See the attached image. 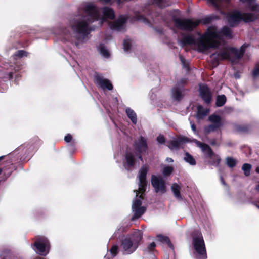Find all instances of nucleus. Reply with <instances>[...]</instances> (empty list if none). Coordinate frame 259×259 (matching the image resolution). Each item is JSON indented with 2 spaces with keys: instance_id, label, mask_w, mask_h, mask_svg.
Returning <instances> with one entry per match:
<instances>
[{
  "instance_id": "obj_1",
  "label": "nucleus",
  "mask_w": 259,
  "mask_h": 259,
  "mask_svg": "<svg viewBox=\"0 0 259 259\" xmlns=\"http://www.w3.org/2000/svg\"><path fill=\"white\" fill-rule=\"evenodd\" d=\"M82 8V12L72 16L69 21V27L60 30V38L64 41L74 43L79 48V44L83 43L88 39V35L91 31L90 24L100 18L101 23L106 19H114V10L109 7L101 9L103 15H100V10L92 3H85Z\"/></svg>"
},
{
  "instance_id": "obj_2",
  "label": "nucleus",
  "mask_w": 259,
  "mask_h": 259,
  "mask_svg": "<svg viewBox=\"0 0 259 259\" xmlns=\"http://www.w3.org/2000/svg\"><path fill=\"white\" fill-rule=\"evenodd\" d=\"M148 170V167L143 165L141 167L138 174V178L139 180L138 190L134 191L136 193V197L133 201L132 212L133 215L132 217V220L141 217L146 211V207L141 206L142 201L143 199V194L145 192L147 187V181L146 180V175Z\"/></svg>"
},
{
  "instance_id": "obj_3",
  "label": "nucleus",
  "mask_w": 259,
  "mask_h": 259,
  "mask_svg": "<svg viewBox=\"0 0 259 259\" xmlns=\"http://www.w3.org/2000/svg\"><path fill=\"white\" fill-rule=\"evenodd\" d=\"M198 37L192 35L184 36L180 41L182 46L195 45L199 52H204L208 51L210 47H216V44L212 41L213 38L218 37L216 32L206 31L204 34L201 35L198 33Z\"/></svg>"
},
{
  "instance_id": "obj_4",
  "label": "nucleus",
  "mask_w": 259,
  "mask_h": 259,
  "mask_svg": "<svg viewBox=\"0 0 259 259\" xmlns=\"http://www.w3.org/2000/svg\"><path fill=\"white\" fill-rule=\"evenodd\" d=\"M134 147L137 153L133 151L127 150L123 161L124 167L128 170L135 166L138 160L143 161L141 154L147 150V139L143 136H140L135 141Z\"/></svg>"
},
{
  "instance_id": "obj_5",
  "label": "nucleus",
  "mask_w": 259,
  "mask_h": 259,
  "mask_svg": "<svg viewBox=\"0 0 259 259\" xmlns=\"http://www.w3.org/2000/svg\"><path fill=\"white\" fill-rule=\"evenodd\" d=\"M249 46V44H244L240 49L226 47L217 51L210 55L212 65L217 66L221 60H230L233 62L235 59H240L243 55L245 49Z\"/></svg>"
},
{
  "instance_id": "obj_6",
  "label": "nucleus",
  "mask_w": 259,
  "mask_h": 259,
  "mask_svg": "<svg viewBox=\"0 0 259 259\" xmlns=\"http://www.w3.org/2000/svg\"><path fill=\"white\" fill-rule=\"evenodd\" d=\"M257 16L253 12H243L238 9H234L228 13L226 16L228 25L231 27H236L240 24L248 23L254 21Z\"/></svg>"
},
{
  "instance_id": "obj_7",
  "label": "nucleus",
  "mask_w": 259,
  "mask_h": 259,
  "mask_svg": "<svg viewBox=\"0 0 259 259\" xmlns=\"http://www.w3.org/2000/svg\"><path fill=\"white\" fill-rule=\"evenodd\" d=\"M143 234L140 230L135 231L121 240V247L123 254L128 255L136 251L142 240Z\"/></svg>"
},
{
  "instance_id": "obj_8",
  "label": "nucleus",
  "mask_w": 259,
  "mask_h": 259,
  "mask_svg": "<svg viewBox=\"0 0 259 259\" xmlns=\"http://www.w3.org/2000/svg\"><path fill=\"white\" fill-rule=\"evenodd\" d=\"M193 256L195 259H206L207 253L201 232L195 230L192 234Z\"/></svg>"
},
{
  "instance_id": "obj_9",
  "label": "nucleus",
  "mask_w": 259,
  "mask_h": 259,
  "mask_svg": "<svg viewBox=\"0 0 259 259\" xmlns=\"http://www.w3.org/2000/svg\"><path fill=\"white\" fill-rule=\"evenodd\" d=\"M211 18L207 16L203 18L201 21L196 20L193 21L191 19L182 20L179 18L174 19L175 26L182 30L191 31L196 27L201 22L204 24H207L210 22Z\"/></svg>"
},
{
  "instance_id": "obj_10",
  "label": "nucleus",
  "mask_w": 259,
  "mask_h": 259,
  "mask_svg": "<svg viewBox=\"0 0 259 259\" xmlns=\"http://www.w3.org/2000/svg\"><path fill=\"white\" fill-rule=\"evenodd\" d=\"M31 247L36 253L42 256H46L49 252L50 242L45 236H38L34 243L31 244Z\"/></svg>"
},
{
  "instance_id": "obj_11",
  "label": "nucleus",
  "mask_w": 259,
  "mask_h": 259,
  "mask_svg": "<svg viewBox=\"0 0 259 259\" xmlns=\"http://www.w3.org/2000/svg\"><path fill=\"white\" fill-rule=\"evenodd\" d=\"M208 120L211 124L204 127V131L206 134L216 131L223 125L221 117L216 114L210 115L208 117Z\"/></svg>"
},
{
  "instance_id": "obj_12",
  "label": "nucleus",
  "mask_w": 259,
  "mask_h": 259,
  "mask_svg": "<svg viewBox=\"0 0 259 259\" xmlns=\"http://www.w3.org/2000/svg\"><path fill=\"white\" fill-rule=\"evenodd\" d=\"M209 30L211 32H216L218 34V37L213 38L212 41L216 44V47H210V48H217L220 46L219 40L221 39V37L225 36L229 38L232 37V31L231 29L227 27H223L220 31L218 30L215 27H209L207 31Z\"/></svg>"
},
{
  "instance_id": "obj_13",
  "label": "nucleus",
  "mask_w": 259,
  "mask_h": 259,
  "mask_svg": "<svg viewBox=\"0 0 259 259\" xmlns=\"http://www.w3.org/2000/svg\"><path fill=\"white\" fill-rule=\"evenodd\" d=\"M192 141L194 142L196 146L199 147L202 151L208 157H212L215 158L216 161L214 162V163H220L221 161V157L217 154H215L213 152L212 149L210 147V146L206 144L202 143L196 139H193Z\"/></svg>"
},
{
  "instance_id": "obj_14",
  "label": "nucleus",
  "mask_w": 259,
  "mask_h": 259,
  "mask_svg": "<svg viewBox=\"0 0 259 259\" xmlns=\"http://www.w3.org/2000/svg\"><path fill=\"white\" fill-rule=\"evenodd\" d=\"M151 184L156 193L163 194L166 192L165 182L161 176L152 175Z\"/></svg>"
},
{
  "instance_id": "obj_15",
  "label": "nucleus",
  "mask_w": 259,
  "mask_h": 259,
  "mask_svg": "<svg viewBox=\"0 0 259 259\" xmlns=\"http://www.w3.org/2000/svg\"><path fill=\"white\" fill-rule=\"evenodd\" d=\"M94 77L95 82L99 88H101L104 91L112 90L113 85L111 82L105 78L101 74L96 73Z\"/></svg>"
},
{
  "instance_id": "obj_16",
  "label": "nucleus",
  "mask_w": 259,
  "mask_h": 259,
  "mask_svg": "<svg viewBox=\"0 0 259 259\" xmlns=\"http://www.w3.org/2000/svg\"><path fill=\"white\" fill-rule=\"evenodd\" d=\"M186 82L185 79H181L177 84L176 87L171 90V96L174 100L179 101L183 97V92L184 89L180 87L181 84H184Z\"/></svg>"
},
{
  "instance_id": "obj_17",
  "label": "nucleus",
  "mask_w": 259,
  "mask_h": 259,
  "mask_svg": "<svg viewBox=\"0 0 259 259\" xmlns=\"http://www.w3.org/2000/svg\"><path fill=\"white\" fill-rule=\"evenodd\" d=\"M199 93L201 97L206 104H209L211 101L212 94L209 88L205 84L199 86Z\"/></svg>"
},
{
  "instance_id": "obj_18",
  "label": "nucleus",
  "mask_w": 259,
  "mask_h": 259,
  "mask_svg": "<svg viewBox=\"0 0 259 259\" xmlns=\"http://www.w3.org/2000/svg\"><path fill=\"white\" fill-rule=\"evenodd\" d=\"M126 20V17L125 16H120L117 20L110 23V29L112 30L122 31L124 29Z\"/></svg>"
},
{
  "instance_id": "obj_19",
  "label": "nucleus",
  "mask_w": 259,
  "mask_h": 259,
  "mask_svg": "<svg viewBox=\"0 0 259 259\" xmlns=\"http://www.w3.org/2000/svg\"><path fill=\"white\" fill-rule=\"evenodd\" d=\"M190 141V139L184 137H180L171 140L169 144L168 147L170 149H177L180 146Z\"/></svg>"
},
{
  "instance_id": "obj_20",
  "label": "nucleus",
  "mask_w": 259,
  "mask_h": 259,
  "mask_svg": "<svg viewBox=\"0 0 259 259\" xmlns=\"http://www.w3.org/2000/svg\"><path fill=\"white\" fill-rule=\"evenodd\" d=\"M171 189L175 198L178 200H183V197L180 193L181 186L178 184L173 183L171 186Z\"/></svg>"
},
{
  "instance_id": "obj_21",
  "label": "nucleus",
  "mask_w": 259,
  "mask_h": 259,
  "mask_svg": "<svg viewBox=\"0 0 259 259\" xmlns=\"http://www.w3.org/2000/svg\"><path fill=\"white\" fill-rule=\"evenodd\" d=\"M125 113L127 117L130 119L134 124H136L137 122V117L135 112L130 107H126Z\"/></svg>"
},
{
  "instance_id": "obj_22",
  "label": "nucleus",
  "mask_w": 259,
  "mask_h": 259,
  "mask_svg": "<svg viewBox=\"0 0 259 259\" xmlns=\"http://www.w3.org/2000/svg\"><path fill=\"white\" fill-rule=\"evenodd\" d=\"M98 50L100 54L104 58H108L110 57L109 52L104 44H100L98 46Z\"/></svg>"
},
{
  "instance_id": "obj_23",
  "label": "nucleus",
  "mask_w": 259,
  "mask_h": 259,
  "mask_svg": "<svg viewBox=\"0 0 259 259\" xmlns=\"http://www.w3.org/2000/svg\"><path fill=\"white\" fill-rule=\"evenodd\" d=\"M208 112V109H204L202 106L199 105L197 107V118L198 119H202L207 115Z\"/></svg>"
},
{
  "instance_id": "obj_24",
  "label": "nucleus",
  "mask_w": 259,
  "mask_h": 259,
  "mask_svg": "<svg viewBox=\"0 0 259 259\" xmlns=\"http://www.w3.org/2000/svg\"><path fill=\"white\" fill-rule=\"evenodd\" d=\"M157 238L158 241L162 243L166 244L170 249L172 250H174V246L170 242L168 237L161 235H158L157 236Z\"/></svg>"
},
{
  "instance_id": "obj_25",
  "label": "nucleus",
  "mask_w": 259,
  "mask_h": 259,
  "mask_svg": "<svg viewBox=\"0 0 259 259\" xmlns=\"http://www.w3.org/2000/svg\"><path fill=\"white\" fill-rule=\"evenodd\" d=\"M20 69L21 67L19 66H17L16 65H10V68L8 69V71L7 72L8 74L9 79H12L14 74Z\"/></svg>"
},
{
  "instance_id": "obj_26",
  "label": "nucleus",
  "mask_w": 259,
  "mask_h": 259,
  "mask_svg": "<svg viewBox=\"0 0 259 259\" xmlns=\"http://www.w3.org/2000/svg\"><path fill=\"white\" fill-rule=\"evenodd\" d=\"M226 102V97L224 95H218L216 98V106L221 107L223 106Z\"/></svg>"
},
{
  "instance_id": "obj_27",
  "label": "nucleus",
  "mask_w": 259,
  "mask_h": 259,
  "mask_svg": "<svg viewBox=\"0 0 259 259\" xmlns=\"http://www.w3.org/2000/svg\"><path fill=\"white\" fill-rule=\"evenodd\" d=\"M152 3L160 8L165 7L169 5L167 0H152Z\"/></svg>"
},
{
  "instance_id": "obj_28",
  "label": "nucleus",
  "mask_w": 259,
  "mask_h": 259,
  "mask_svg": "<svg viewBox=\"0 0 259 259\" xmlns=\"http://www.w3.org/2000/svg\"><path fill=\"white\" fill-rule=\"evenodd\" d=\"M184 159L186 162L189 163L191 165H195L196 164V161L195 159L188 152L185 153Z\"/></svg>"
},
{
  "instance_id": "obj_29",
  "label": "nucleus",
  "mask_w": 259,
  "mask_h": 259,
  "mask_svg": "<svg viewBox=\"0 0 259 259\" xmlns=\"http://www.w3.org/2000/svg\"><path fill=\"white\" fill-rule=\"evenodd\" d=\"M251 165L248 163H244L242 166V169L245 176H249L250 175Z\"/></svg>"
},
{
  "instance_id": "obj_30",
  "label": "nucleus",
  "mask_w": 259,
  "mask_h": 259,
  "mask_svg": "<svg viewBox=\"0 0 259 259\" xmlns=\"http://www.w3.org/2000/svg\"><path fill=\"white\" fill-rule=\"evenodd\" d=\"M226 163L230 168H233L236 165V160L233 157H227L226 158Z\"/></svg>"
},
{
  "instance_id": "obj_31",
  "label": "nucleus",
  "mask_w": 259,
  "mask_h": 259,
  "mask_svg": "<svg viewBox=\"0 0 259 259\" xmlns=\"http://www.w3.org/2000/svg\"><path fill=\"white\" fill-rule=\"evenodd\" d=\"M123 48L125 52L128 53L130 51L132 46V41L129 39H127L123 41Z\"/></svg>"
},
{
  "instance_id": "obj_32",
  "label": "nucleus",
  "mask_w": 259,
  "mask_h": 259,
  "mask_svg": "<svg viewBox=\"0 0 259 259\" xmlns=\"http://www.w3.org/2000/svg\"><path fill=\"white\" fill-rule=\"evenodd\" d=\"M174 170L172 167L170 166H164L163 168L162 174L164 176H169Z\"/></svg>"
},
{
  "instance_id": "obj_33",
  "label": "nucleus",
  "mask_w": 259,
  "mask_h": 259,
  "mask_svg": "<svg viewBox=\"0 0 259 259\" xmlns=\"http://www.w3.org/2000/svg\"><path fill=\"white\" fill-rule=\"evenodd\" d=\"M109 251L112 257H115L118 254L119 251V247L118 245L114 244L112 245V247L109 250Z\"/></svg>"
},
{
  "instance_id": "obj_34",
  "label": "nucleus",
  "mask_w": 259,
  "mask_h": 259,
  "mask_svg": "<svg viewBox=\"0 0 259 259\" xmlns=\"http://www.w3.org/2000/svg\"><path fill=\"white\" fill-rule=\"evenodd\" d=\"M179 58L180 59V61L183 66V67L186 69H188V66L189 62L188 61L186 60L182 55H179Z\"/></svg>"
},
{
  "instance_id": "obj_35",
  "label": "nucleus",
  "mask_w": 259,
  "mask_h": 259,
  "mask_svg": "<svg viewBox=\"0 0 259 259\" xmlns=\"http://www.w3.org/2000/svg\"><path fill=\"white\" fill-rule=\"evenodd\" d=\"M252 75L254 78L259 77V64L255 67L252 72Z\"/></svg>"
},
{
  "instance_id": "obj_36",
  "label": "nucleus",
  "mask_w": 259,
  "mask_h": 259,
  "mask_svg": "<svg viewBox=\"0 0 259 259\" xmlns=\"http://www.w3.org/2000/svg\"><path fill=\"white\" fill-rule=\"evenodd\" d=\"M27 53L24 50H19L15 54L16 57H22L23 56H26Z\"/></svg>"
},
{
  "instance_id": "obj_37",
  "label": "nucleus",
  "mask_w": 259,
  "mask_h": 259,
  "mask_svg": "<svg viewBox=\"0 0 259 259\" xmlns=\"http://www.w3.org/2000/svg\"><path fill=\"white\" fill-rule=\"evenodd\" d=\"M10 256V252L9 250H6L0 254V256L3 259H9Z\"/></svg>"
},
{
  "instance_id": "obj_38",
  "label": "nucleus",
  "mask_w": 259,
  "mask_h": 259,
  "mask_svg": "<svg viewBox=\"0 0 259 259\" xmlns=\"http://www.w3.org/2000/svg\"><path fill=\"white\" fill-rule=\"evenodd\" d=\"M137 19L139 21H142L145 24H149V21L143 15H139L137 16Z\"/></svg>"
},
{
  "instance_id": "obj_39",
  "label": "nucleus",
  "mask_w": 259,
  "mask_h": 259,
  "mask_svg": "<svg viewBox=\"0 0 259 259\" xmlns=\"http://www.w3.org/2000/svg\"><path fill=\"white\" fill-rule=\"evenodd\" d=\"M251 11L255 13H259V4H256L255 5L251 6Z\"/></svg>"
},
{
  "instance_id": "obj_40",
  "label": "nucleus",
  "mask_w": 259,
  "mask_h": 259,
  "mask_svg": "<svg viewBox=\"0 0 259 259\" xmlns=\"http://www.w3.org/2000/svg\"><path fill=\"white\" fill-rule=\"evenodd\" d=\"M190 123L191 124V127L192 130L193 131V132H194V133L195 135H198V133L197 131L196 130V127L195 124L193 122H192L191 121H190Z\"/></svg>"
},
{
  "instance_id": "obj_41",
  "label": "nucleus",
  "mask_w": 259,
  "mask_h": 259,
  "mask_svg": "<svg viewBox=\"0 0 259 259\" xmlns=\"http://www.w3.org/2000/svg\"><path fill=\"white\" fill-rule=\"evenodd\" d=\"M156 246V244L155 242H153L151 243L147 247V250L149 251H152L154 250L155 247Z\"/></svg>"
},
{
  "instance_id": "obj_42",
  "label": "nucleus",
  "mask_w": 259,
  "mask_h": 259,
  "mask_svg": "<svg viewBox=\"0 0 259 259\" xmlns=\"http://www.w3.org/2000/svg\"><path fill=\"white\" fill-rule=\"evenodd\" d=\"M256 0H245V2L248 4L250 9L251 10V7L253 5H255L256 4H254Z\"/></svg>"
},
{
  "instance_id": "obj_43",
  "label": "nucleus",
  "mask_w": 259,
  "mask_h": 259,
  "mask_svg": "<svg viewBox=\"0 0 259 259\" xmlns=\"http://www.w3.org/2000/svg\"><path fill=\"white\" fill-rule=\"evenodd\" d=\"M157 142L160 144H163L164 142V138L163 136L159 135L157 138Z\"/></svg>"
},
{
  "instance_id": "obj_44",
  "label": "nucleus",
  "mask_w": 259,
  "mask_h": 259,
  "mask_svg": "<svg viewBox=\"0 0 259 259\" xmlns=\"http://www.w3.org/2000/svg\"><path fill=\"white\" fill-rule=\"evenodd\" d=\"M72 136L70 134H68L65 137H64V140L67 143H69L72 140Z\"/></svg>"
},
{
  "instance_id": "obj_45",
  "label": "nucleus",
  "mask_w": 259,
  "mask_h": 259,
  "mask_svg": "<svg viewBox=\"0 0 259 259\" xmlns=\"http://www.w3.org/2000/svg\"><path fill=\"white\" fill-rule=\"evenodd\" d=\"M209 158L211 159L210 164L211 165H215V166H218L219 165L220 163H218L217 164L214 163V162L216 161L215 158H212V157H209Z\"/></svg>"
},
{
  "instance_id": "obj_46",
  "label": "nucleus",
  "mask_w": 259,
  "mask_h": 259,
  "mask_svg": "<svg viewBox=\"0 0 259 259\" xmlns=\"http://www.w3.org/2000/svg\"><path fill=\"white\" fill-rule=\"evenodd\" d=\"M4 173H5V175H8V177L10 176V175L12 173V170L11 171H7L6 168H5L4 169Z\"/></svg>"
},
{
  "instance_id": "obj_47",
  "label": "nucleus",
  "mask_w": 259,
  "mask_h": 259,
  "mask_svg": "<svg viewBox=\"0 0 259 259\" xmlns=\"http://www.w3.org/2000/svg\"><path fill=\"white\" fill-rule=\"evenodd\" d=\"M165 160L167 162H168V163H171L174 161L173 159L169 157L166 158Z\"/></svg>"
},
{
  "instance_id": "obj_48",
  "label": "nucleus",
  "mask_w": 259,
  "mask_h": 259,
  "mask_svg": "<svg viewBox=\"0 0 259 259\" xmlns=\"http://www.w3.org/2000/svg\"><path fill=\"white\" fill-rule=\"evenodd\" d=\"M210 144L213 146L217 144L216 141L214 140H212L210 142Z\"/></svg>"
},
{
  "instance_id": "obj_49",
  "label": "nucleus",
  "mask_w": 259,
  "mask_h": 259,
  "mask_svg": "<svg viewBox=\"0 0 259 259\" xmlns=\"http://www.w3.org/2000/svg\"><path fill=\"white\" fill-rule=\"evenodd\" d=\"M213 5H215L217 0H208Z\"/></svg>"
},
{
  "instance_id": "obj_50",
  "label": "nucleus",
  "mask_w": 259,
  "mask_h": 259,
  "mask_svg": "<svg viewBox=\"0 0 259 259\" xmlns=\"http://www.w3.org/2000/svg\"><path fill=\"white\" fill-rule=\"evenodd\" d=\"M255 189L257 192L259 193V184L256 186Z\"/></svg>"
},
{
  "instance_id": "obj_51",
  "label": "nucleus",
  "mask_w": 259,
  "mask_h": 259,
  "mask_svg": "<svg viewBox=\"0 0 259 259\" xmlns=\"http://www.w3.org/2000/svg\"><path fill=\"white\" fill-rule=\"evenodd\" d=\"M221 182H222V184L224 185H226L225 182L222 177L221 178Z\"/></svg>"
},
{
  "instance_id": "obj_52",
  "label": "nucleus",
  "mask_w": 259,
  "mask_h": 259,
  "mask_svg": "<svg viewBox=\"0 0 259 259\" xmlns=\"http://www.w3.org/2000/svg\"><path fill=\"white\" fill-rule=\"evenodd\" d=\"M104 259H112L109 257V255L108 254H106L105 256Z\"/></svg>"
},
{
  "instance_id": "obj_53",
  "label": "nucleus",
  "mask_w": 259,
  "mask_h": 259,
  "mask_svg": "<svg viewBox=\"0 0 259 259\" xmlns=\"http://www.w3.org/2000/svg\"><path fill=\"white\" fill-rule=\"evenodd\" d=\"M120 231V229H118L117 231H116L115 232V233H114V235H115V236H117V234H118V231Z\"/></svg>"
},
{
  "instance_id": "obj_54",
  "label": "nucleus",
  "mask_w": 259,
  "mask_h": 259,
  "mask_svg": "<svg viewBox=\"0 0 259 259\" xmlns=\"http://www.w3.org/2000/svg\"><path fill=\"white\" fill-rule=\"evenodd\" d=\"M253 204L255 205L257 208H259V205L257 203L253 202Z\"/></svg>"
},
{
  "instance_id": "obj_55",
  "label": "nucleus",
  "mask_w": 259,
  "mask_h": 259,
  "mask_svg": "<svg viewBox=\"0 0 259 259\" xmlns=\"http://www.w3.org/2000/svg\"><path fill=\"white\" fill-rule=\"evenodd\" d=\"M255 171L257 173L259 174V166L256 168Z\"/></svg>"
},
{
  "instance_id": "obj_56",
  "label": "nucleus",
  "mask_w": 259,
  "mask_h": 259,
  "mask_svg": "<svg viewBox=\"0 0 259 259\" xmlns=\"http://www.w3.org/2000/svg\"><path fill=\"white\" fill-rule=\"evenodd\" d=\"M5 157V156H0V161L4 159V157Z\"/></svg>"
},
{
  "instance_id": "obj_57",
  "label": "nucleus",
  "mask_w": 259,
  "mask_h": 259,
  "mask_svg": "<svg viewBox=\"0 0 259 259\" xmlns=\"http://www.w3.org/2000/svg\"><path fill=\"white\" fill-rule=\"evenodd\" d=\"M35 259H45V258H41L40 257H37Z\"/></svg>"
},
{
  "instance_id": "obj_58",
  "label": "nucleus",
  "mask_w": 259,
  "mask_h": 259,
  "mask_svg": "<svg viewBox=\"0 0 259 259\" xmlns=\"http://www.w3.org/2000/svg\"><path fill=\"white\" fill-rule=\"evenodd\" d=\"M239 1L241 2H245V0H239Z\"/></svg>"
},
{
  "instance_id": "obj_59",
  "label": "nucleus",
  "mask_w": 259,
  "mask_h": 259,
  "mask_svg": "<svg viewBox=\"0 0 259 259\" xmlns=\"http://www.w3.org/2000/svg\"><path fill=\"white\" fill-rule=\"evenodd\" d=\"M2 171V170L1 168H0V174H1Z\"/></svg>"
},
{
  "instance_id": "obj_60",
  "label": "nucleus",
  "mask_w": 259,
  "mask_h": 259,
  "mask_svg": "<svg viewBox=\"0 0 259 259\" xmlns=\"http://www.w3.org/2000/svg\"><path fill=\"white\" fill-rule=\"evenodd\" d=\"M236 78H238V75H236Z\"/></svg>"
},
{
  "instance_id": "obj_61",
  "label": "nucleus",
  "mask_w": 259,
  "mask_h": 259,
  "mask_svg": "<svg viewBox=\"0 0 259 259\" xmlns=\"http://www.w3.org/2000/svg\"><path fill=\"white\" fill-rule=\"evenodd\" d=\"M236 78H238V75H236Z\"/></svg>"
}]
</instances>
